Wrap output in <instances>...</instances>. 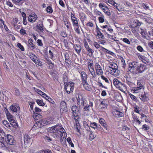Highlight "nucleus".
<instances>
[{"instance_id":"nucleus-3","label":"nucleus","mask_w":153,"mask_h":153,"mask_svg":"<svg viewBox=\"0 0 153 153\" xmlns=\"http://www.w3.org/2000/svg\"><path fill=\"white\" fill-rule=\"evenodd\" d=\"M87 101L86 100L83 98L81 96H79L77 98V104L78 108L81 109L84 107L85 104H86Z\"/></svg>"},{"instance_id":"nucleus-44","label":"nucleus","mask_w":153,"mask_h":153,"mask_svg":"<svg viewBox=\"0 0 153 153\" xmlns=\"http://www.w3.org/2000/svg\"><path fill=\"white\" fill-rule=\"evenodd\" d=\"M140 33L142 35V37L144 39H146V36L145 35L147 34V32L145 31H141L140 32Z\"/></svg>"},{"instance_id":"nucleus-20","label":"nucleus","mask_w":153,"mask_h":153,"mask_svg":"<svg viewBox=\"0 0 153 153\" xmlns=\"http://www.w3.org/2000/svg\"><path fill=\"white\" fill-rule=\"evenodd\" d=\"M80 73L82 82L87 81V76L86 73L83 71H81Z\"/></svg>"},{"instance_id":"nucleus-54","label":"nucleus","mask_w":153,"mask_h":153,"mask_svg":"<svg viewBox=\"0 0 153 153\" xmlns=\"http://www.w3.org/2000/svg\"><path fill=\"white\" fill-rule=\"evenodd\" d=\"M95 14L96 16H101L103 15L102 13L98 10H95L94 11Z\"/></svg>"},{"instance_id":"nucleus-6","label":"nucleus","mask_w":153,"mask_h":153,"mask_svg":"<svg viewBox=\"0 0 153 153\" xmlns=\"http://www.w3.org/2000/svg\"><path fill=\"white\" fill-rule=\"evenodd\" d=\"M95 69L96 76H100L103 74V72L101 65L98 62L95 63Z\"/></svg>"},{"instance_id":"nucleus-22","label":"nucleus","mask_w":153,"mask_h":153,"mask_svg":"<svg viewBox=\"0 0 153 153\" xmlns=\"http://www.w3.org/2000/svg\"><path fill=\"white\" fill-rule=\"evenodd\" d=\"M109 69H112L117 68V64L113 62H110L108 64Z\"/></svg>"},{"instance_id":"nucleus-25","label":"nucleus","mask_w":153,"mask_h":153,"mask_svg":"<svg viewBox=\"0 0 153 153\" xmlns=\"http://www.w3.org/2000/svg\"><path fill=\"white\" fill-rule=\"evenodd\" d=\"M39 123L42 125L43 126L44 125H48L50 124L51 122L47 120L46 119H44L41 120Z\"/></svg>"},{"instance_id":"nucleus-7","label":"nucleus","mask_w":153,"mask_h":153,"mask_svg":"<svg viewBox=\"0 0 153 153\" xmlns=\"http://www.w3.org/2000/svg\"><path fill=\"white\" fill-rule=\"evenodd\" d=\"M146 69V66L145 65L139 63L134 74L142 73H143Z\"/></svg>"},{"instance_id":"nucleus-35","label":"nucleus","mask_w":153,"mask_h":153,"mask_svg":"<svg viewBox=\"0 0 153 153\" xmlns=\"http://www.w3.org/2000/svg\"><path fill=\"white\" fill-rule=\"evenodd\" d=\"M101 78L104 80L105 82L107 83H110V80L108 78H107L104 76L103 74L100 76Z\"/></svg>"},{"instance_id":"nucleus-49","label":"nucleus","mask_w":153,"mask_h":153,"mask_svg":"<svg viewBox=\"0 0 153 153\" xmlns=\"http://www.w3.org/2000/svg\"><path fill=\"white\" fill-rule=\"evenodd\" d=\"M101 48H102V51H104V50H105V51H107L106 52V53L108 54H109L111 55H112L114 54V53L113 52L108 50L107 49L105 48L104 47H102L101 46Z\"/></svg>"},{"instance_id":"nucleus-52","label":"nucleus","mask_w":153,"mask_h":153,"mask_svg":"<svg viewBox=\"0 0 153 153\" xmlns=\"http://www.w3.org/2000/svg\"><path fill=\"white\" fill-rule=\"evenodd\" d=\"M102 126L104 127V128L107 131H109L110 130V128L108 127V126L107 124H106L105 123L102 125Z\"/></svg>"},{"instance_id":"nucleus-19","label":"nucleus","mask_w":153,"mask_h":153,"mask_svg":"<svg viewBox=\"0 0 153 153\" xmlns=\"http://www.w3.org/2000/svg\"><path fill=\"white\" fill-rule=\"evenodd\" d=\"M82 85L84 88L87 91H90L91 90V88L88 84L87 81L82 82Z\"/></svg>"},{"instance_id":"nucleus-57","label":"nucleus","mask_w":153,"mask_h":153,"mask_svg":"<svg viewBox=\"0 0 153 153\" xmlns=\"http://www.w3.org/2000/svg\"><path fill=\"white\" fill-rule=\"evenodd\" d=\"M133 119L134 121V122L137 123L138 124H140L141 122L138 119L137 117L136 116H133Z\"/></svg>"},{"instance_id":"nucleus-11","label":"nucleus","mask_w":153,"mask_h":153,"mask_svg":"<svg viewBox=\"0 0 153 153\" xmlns=\"http://www.w3.org/2000/svg\"><path fill=\"white\" fill-rule=\"evenodd\" d=\"M71 17L73 26L78 25H79L78 22V20H79L75 16V14L71 13Z\"/></svg>"},{"instance_id":"nucleus-51","label":"nucleus","mask_w":153,"mask_h":153,"mask_svg":"<svg viewBox=\"0 0 153 153\" xmlns=\"http://www.w3.org/2000/svg\"><path fill=\"white\" fill-rule=\"evenodd\" d=\"M90 134L89 135L91 139L92 140L94 139L95 137H96V135L94 134H93V132H92L91 131H90Z\"/></svg>"},{"instance_id":"nucleus-37","label":"nucleus","mask_w":153,"mask_h":153,"mask_svg":"<svg viewBox=\"0 0 153 153\" xmlns=\"http://www.w3.org/2000/svg\"><path fill=\"white\" fill-rule=\"evenodd\" d=\"M46 62L49 65V67L50 69H52L53 68V64L51 60H47Z\"/></svg>"},{"instance_id":"nucleus-27","label":"nucleus","mask_w":153,"mask_h":153,"mask_svg":"<svg viewBox=\"0 0 153 153\" xmlns=\"http://www.w3.org/2000/svg\"><path fill=\"white\" fill-rule=\"evenodd\" d=\"M9 121L10 122V125L13 127H14L15 128H16V127L17 126V123L15 120V118Z\"/></svg>"},{"instance_id":"nucleus-60","label":"nucleus","mask_w":153,"mask_h":153,"mask_svg":"<svg viewBox=\"0 0 153 153\" xmlns=\"http://www.w3.org/2000/svg\"><path fill=\"white\" fill-rule=\"evenodd\" d=\"M134 111L135 112L138 114H140L139 111V108L138 106H135L134 107Z\"/></svg>"},{"instance_id":"nucleus-23","label":"nucleus","mask_w":153,"mask_h":153,"mask_svg":"<svg viewBox=\"0 0 153 153\" xmlns=\"http://www.w3.org/2000/svg\"><path fill=\"white\" fill-rule=\"evenodd\" d=\"M27 45L31 50H33L35 48V45L33 43V40L32 39H29Z\"/></svg>"},{"instance_id":"nucleus-48","label":"nucleus","mask_w":153,"mask_h":153,"mask_svg":"<svg viewBox=\"0 0 153 153\" xmlns=\"http://www.w3.org/2000/svg\"><path fill=\"white\" fill-rule=\"evenodd\" d=\"M67 142H68L69 144L71 145V147H74V144L72 143L71 138L70 137H68L67 138Z\"/></svg>"},{"instance_id":"nucleus-40","label":"nucleus","mask_w":153,"mask_h":153,"mask_svg":"<svg viewBox=\"0 0 153 153\" xmlns=\"http://www.w3.org/2000/svg\"><path fill=\"white\" fill-rule=\"evenodd\" d=\"M90 74L91 75V76L93 78H95L96 77V74L95 73V71L94 69L92 70L89 71Z\"/></svg>"},{"instance_id":"nucleus-12","label":"nucleus","mask_w":153,"mask_h":153,"mask_svg":"<svg viewBox=\"0 0 153 153\" xmlns=\"http://www.w3.org/2000/svg\"><path fill=\"white\" fill-rule=\"evenodd\" d=\"M67 111L66 103L64 101H62L60 103V111L62 113L66 112Z\"/></svg>"},{"instance_id":"nucleus-5","label":"nucleus","mask_w":153,"mask_h":153,"mask_svg":"<svg viewBox=\"0 0 153 153\" xmlns=\"http://www.w3.org/2000/svg\"><path fill=\"white\" fill-rule=\"evenodd\" d=\"M64 84H65V88L67 93L69 94L73 91L74 86V83L73 82H69L66 83L65 82Z\"/></svg>"},{"instance_id":"nucleus-14","label":"nucleus","mask_w":153,"mask_h":153,"mask_svg":"<svg viewBox=\"0 0 153 153\" xmlns=\"http://www.w3.org/2000/svg\"><path fill=\"white\" fill-rule=\"evenodd\" d=\"M109 71L110 74L115 76H118L120 73L117 68L112 69H109Z\"/></svg>"},{"instance_id":"nucleus-39","label":"nucleus","mask_w":153,"mask_h":153,"mask_svg":"<svg viewBox=\"0 0 153 153\" xmlns=\"http://www.w3.org/2000/svg\"><path fill=\"white\" fill-rule=\"evenodd\" d=\"M99 22L100 23H102L105 21V17L103 15L100 16L98 18Z\"/></svg>"},{"instance_id":"nucleus-10","label":"nucleus","mask_w":153,"mask_h":153,"mask_svg":"<svg viewBox=\"0 0 153 153\" xmlns=\"http://www.w3.org/2000/svg\"><path fill=\"white\" fill-rule=\"evenodd\" d=\"M36 26L37 30L39 31V32L40 33H43L44 32L45 28L44 27L41 21H39L38 23Z\"/></svg>"},{"instance_id":"nucleus-46","label":"nucleus","mask_w":153,"mask_h":153,"mask_svg":"<svg viewBox=\"0 0 153 153\" xmlns=\"http://www.w3.org/2000/svg\"><path fill=\"white\" fill-rule=\"evenodd\" d=\"M77 107L75 106H73L71 108V110L72 111L73 114H76V111L77 110Z\"/></svg>"},{"instance_id":"nucleus-55","label":"nucleus","mask_w":153,"mask_h":153,"mask_svg":"<svg viewBox=\"0 0 153 153\" xmlns=\"http://www.w3.org/2000/svg\"><path fill=\"white\" fill-rule=\"evenodd\" d=\"M47 12L49 13H51L53 12V10L50 6H48L46 9Z\"/></svg>"},{"instance_id":"nucleus-61","label":"nucleus","mask_w":153,"mask_h":153,"mask_svg":"<svg viewBox=\"0 0 153 153\" xmlns=\"http://www.w3.org/2000/svg\"><path fill=\"white\" fill-rule=\"evenodd\" d=\"M142 128L145 131H147L149 129V127L146 125L145 124L142 126Z\"/></svg>"},{"instance_id":"nucleus-1","label":"nucleus","mask_w":153,"mask_h":153,"mask_svg":"<svg viewBox=\"0 0 153 153\" xmlns=\"http://www.w3.org/2000/svg\"><path fill=\"white\" fill-rule=\"evenodd\" d=\"M48 131L52 133V135L55 138L65 137L66 133L62 125L59 124L48 129Z\"/></svg>"},{"instance_id":"nucleus-4","label":"nucleus","mask_w":153,"mask_h":153,"mask_svg":"<svg viewBox=\"0 0 153 153\" xmlns=\"http://www.w3.org/2000/svg\"><path fill=\"white\" fill-rule=\"evenodd\" d=\"M139 63L137 62L130 61L128 62L129 70L131 73L134 74Z\"/></svg>"},{"instance_id":"nucleus-15","label":"nucleus","mask_w":153,"mask_h":153,"mask_svg":"<svg viewBox=\"0 0 153 153\" xmlns=\"http://www.w3.org/2000/svg\"><path fill=\"white\" fill-rule=\"evenodd\" d=\"M112 114L114 116L119 118L122 117L124 115L123 113L117 110H114L112 112Z\"/></svg>"},{"instance_id":"nucleus-41","label":"nucleus","mask_w":153,"mask_h":153,"mask_svg":"<svg viewBox=\"0 0 153 153\" xmlns=\"http://www.w3.org/2000/svg\"><path fill=\"white\" fill-rule=\"evenodd\" d=\"M14 94L17 96H19L20 94V93L19 89L16 88H14Z\"/></svg>"},{"instance_id":"nucleus-58","label":"nucleus","mask_w":153,"mask_h":153,"mask_svg":"<svg viewBox=\"0 0 153 153\" xmlns=\"http://www.w3.org/2000/svg\"><path fill=\"white\" fill-rule=\"evenodd\" d=\"M137 50L140 52H144L145 51L143 48L140 45L137 46Z\"/></svg>"},{"instance_id":"nucleus-21","label":"nucleus","mask_w":153,"mask_h":153,"mask_svg":"<svg viewBox=\"0 0 153 153\" xmlns=\"http://www.w3.org/2000/svg\"><path fill=\"white\" fill-rule=\"evenodd\" d=\"M65 58L66 64L68 66L70 65L69 62L71 61L69 54L67 53H65Z\"/></svg>"},{"instance_id":"nucleus-28","label":"nucleus","mask_w":153,"mask_h":153,"mask_svg":"<svg viewBox=\"0 0 153 153\" xmlns=\"http://www.w3.org/2000/svg\"><path fill=\"white\" fill-rule=\"evenodd\" d=\"M97 36L98 37L97 39L99 40L103 39L104 38L103 34L101 32V31H98L97 32Z\"/></svg>"},{"instance_id":"nucleus-42","label":"nucleus","mask_w":153,"mask_h":153,"mask_svg":"<svg viewBox=\"0 0 153 153\" xmlns=\"http://www.w3.org/2000/svg\"><path fill=\"white\" fill-rule=\"evenodd\" d=\"M36 102L38 105L40 106H43L45 105V103L43 102L42 100H37Z\"/></svg>"},{"instance_id":"nucleus-9","label":"nucleus","mask_w":153,"mask_h":153,"mask_svg":"<svg viewBox=\"0 0 153 153\" xmlns=\"http://www.w3.org/2000/svg\"><path fill=\"white\" fill-rule=\"evenodd\" d=\"M10 108L12 111L13 112L16 113V114L20 110L19 105L16 103H14L11 105Z\"/></svg>"},{"instance_id":"nucleus-47","label":"nucleus","mask_w":153,"mask_h":153,"mask_svg":"<svg viewBox=\"0 0 153 153\" xmlns=\"http://www.w3.org/2000/svg\"><path fill=\"white\" fill-rule=\"evenodd\" d=\"M74 27L76 32L77 33L79 34L80 33V30L79 28V25H78L74 26Z\"/></svg>"},{"instance_id":"nucleus-59","label":"nucleus","mask_w":153,"mask_h":153,"mask_svg":"<svg viewBox=\"0 0 153 153\" xmlns=\"http://www.w3.org/2000/svg\"><path fill=\"white\" fill-rule=\"evenodd\" d=\"M43 138L45 140H47L48 141L52 140V139L49 137V135H44Z\"/></svg>"},{"instance_id":"nucleus-29","label":"nucleus","mask_w":153,"mask_h":153,"mask_svg":"<svg viewBox=\"0 0 153 153\" xmlns=\"http://www.w3.org/2000/svg\"><path fill=\"white\" fill-rule=\"evenodd\" d=\"M102 10L106 15L108 16H111V13L110 10L108 7L102 9Z\"/></svg>"},{"instance_id":"nucleus-2","label":"nucleus","mask_w":153,"mask_h":153,"mask_svg":"<svg viewBox=\"0 0 153 153\" xmlns=\"http://www.w3.org/2000/svg\"><path fill=\"white\" fill-rule=\"evenodd\" d=\"M113 83L116 87L123 92L126 91V87L125 85L121 82L118 79L115 78L113 80Z\"/></svg>"},{"instance_id":"nucleus-36","label":"nucleus","mask_w":153,"mask_h":153,"mask_svg":"<svg viewBox=\"0 0 153 153\" xmlns=\"http://www.w3.org/2000/svg\"><path fill=\"white\" fill-rule=\"evenodd\" d=\"M90 126L91 127L94 129H97V124L96 123L93 122L92 123H91L90 124Z\"/></svg>"},{"instance_id":"nucleus-62","label":"nucleus","mask_w":153,"mask_h":153,"mask_svg":"<svg viewBox=\"0 0 153 153\" xmlns=\"http://www.w3.org/2000/svg\"><path fill=\"white\" fill-rule=\"evenodd\" d=\"M100 40L98 42V43L99 44H101L102 45H105L106 44L107 42L105 41L104 40H102V39Z\"/></svg>"},{"instance_id":"nucleus-24","label":"nucleus","mask_w":153,"mask_h":153,"mask_svg":"<svg viewBox=\"0 0 153 153\" xmlns=\"http://www.w3.org/2000/svg\"><path fill=\"white\" fill-rule=\"evenodd\" d=\"M74 48L76 52L78 54H79L81 50V48L80 45H79L76 44L74 45Z\"/></svg>"},{"instance_id":"nucleus-18","label":"nucleus","mask_w":153,"mask_h":153,"mask_svg":"<svg viewBox=\"0 0 153 153\" xmlns=\"http://www.w3.org/2000/svg\"><path fill=\"white\" fill-rule=\"evenodd\" d=\"M32 139L30 136L27 134H25L24 136V141L25 143H28L31 142Z\"/></svg>"},{"instance_id":"nucleus-16","label":"nucleus","mask_w":153,"mask_h":153,"mask_svg":"<svg viewBox=\"0 0 153 153\" xmlns=\"http://www.w3.org/2000/svg\"><path fill=\"white\" fill-rule=\"evenodd\" d=\"M84 107H83L84 110L85 111H89L90 107L92 108L93 107V102L90 101H89V103H87L85 104Z\"/></svg>"},{"instance_id":"nucleus-33","label":"nucleus","mask_w":153,"mask_h":153,"mask_svg":"<svg viewBox=\"0 0 153 153\" xmlns=\"http://www.w3.org/2000/svg\"><path fill=\"white\" fill-rule=\"evenodd\" d=\"M42 116L37 113H35L34 112L33 117V118L36 120H38L40 118H41Z\"/></svg>"},{"instance_id":"nucleus-34","label":"nucleus","mask_w":153,"mask_h":153,"mask_svg":"<svg viewBox=\"0 0 153 153\" xmlns=\"http://www.w3.org/2000/svg\"><path fill=\"white\" fill-rule=\"evenodd\" d=\"M22 15L23 18V23L24 25H26L27 24L26 20V15L24 12L22 13Z\"/></svg>"},{"instance_id":"nucleus-31","label":"nucleus","mask_w":153,"mask_h":153,"mask_svg":"<svg viewBox=\"0 0 153 153\" xmlns=\"http://www.w3.org/2000/svg\"><path fill=\"white\" fill-rule=\"evenodd\" d=\"M142 90L141 88L138 87L134 88L132 90V91L133 93H138L140 92Z\"/></svg>"},{"instance_id":"nucleus-53","label":"nucleus","mask_w":153,"mask_h":153,"mask_svg":"<svg viewBox=\"0 0 153 153\" xmlns=\"http://www.w3.org/2000/svg\"><path fill=\"white\" fill-rule=\"evenodd\" d=\"M93 45L95 47V48L97 49H98L100 47V44L98 43L97 42H95L93 43Z\"/></svg>"},{"instance_id":"nucleus-64","label":"nucleus","mask_w":153,"mask_h":153,"mask_svg":"<svg viewBox=\"0 0 153 153\" xmlns=\"http://www.w3.org/2000/svg\"><path fill=\"white\" fill-rule=\"evenodd\" d=\"M87 51L88 52L90 53L91 54H92L94 53V51H93L92 49L90 48L89 47L86 49Z\"/></svg>"},{"instance_id":"nucleus-50","label":"nucleus","mask_w":153,"mask_h":153,"mask_svg":"<svg viewBox=\"0 0 153 153\" xmlns=\"http://www.w3.org/2000/svg\"><path fill=\"white\" fill-rule=\"evenodd\" d=\"M28 103L30 106L31 109L33 111V112H34L33 111V105L35 104V102L33 101L29 102Z\"/></svg>"},{"instance_id":"nucleus-30","label":"nucleus","mask_w":153,"mask_h":153,"mask_svg":"<svg viewBox=\"0 0 153 153\" xmlns=\"http://www.w3.org/2000/svg\"><path fill=\"white\" fill-rule=\"evenodd\" d=\"M79 16L81 22H83L86 18L85 14L83 13H80L79 14Z\"/></svg>"},{"instance_id":"nucleus-13","label":"nucleus","mask_w":153,"mask_h":153,"mask_svg":"<svg viewBox=\"0 0 153 153\" xmlns=\"http://www.w3.org/2000/svg\"><path fill=\"white\" fill-rule=\"evenodd\" d=\"M38 17L35 14H33L30 15L28 18V21L31 23H34L36 21Z\"/></svg>"},{"instance_id":"nucleus-43","label":"nucleus","mask_w":153,"mask_h":153,"mask_svg":"<svg viewBox=\"0 0 153 153\" xmlns=\"http://www.w3.org/2000/svg\"><path fill=\"white\" fill-rule=\"evenodd\" d=\"M65 23L67 29H69L71 27V25L69 22L68 21H66L65 22Z\"/></svg>"},{"instance_id":"nucleus-26","label":"nucleus","mask_w":153,"mask_h":153,"mask_svg":"<svg viewBox=\"0 0 153 153\" xmlns=\"http://www.w3.org/2000/svg\"><path fill=\"white\" fill-rule=\"evenodd\" d=\"M35 59H33V62L39 66H41L42 65V62L40 61L39 59L36 56H35Z\"/></svg>"},{"instance_id":"nucleus-38","label":"nucleus","mask_w":153,"mask_h":153,"mask_svg":"<svg viewBox=\"0 0 153 153\" xmlns=\"http://www.w3.org/2000/svg\"><path fill=\"white\" fill-rule=\"evenodd\" d=\"M6 116L7 119L9 121H10L15 118L10 113L8 112L6 113Z\"/></svg>"},{"instance_id":"nucleus-17","label":"nucleus","mask_w":153,"mask_h":153,"mask_svg":"<svg viewBox=\"0 0 153 153\" xmlns=\"http://www.w3.org/2000/svg\"><path fill=\"white\" fill-rule=\"evenodd\" d=\"M140 98L143 102H146L148 99L144 91H143V93L142 92V94H140Z\"/></svg>"},{"instance_id":"nucleus-45","label":"nucleus","mask_w":153,"mask_h":153,"mask_svg":"<svg viewBox=\"0 0 153 153\" xmlns=\"http://www.w3.org/2000/svg\"><path fill=\"white\" fill-rule=\"evenodd\" d=\"M137 85L138 88H141V89H142V90L143 91L144 89V87L143 86L142 84L141 83L139 82L138 81L137 82Z\"/></svg>"},{"instance_id":"nucleus-32","label":"nucleus","mask_w":153,"mask_h":153,"mask_svg":"<svg viewBox=\"0 0 153 153\" xmlns=\"http://www.w3.org/2000/svg\"><path fill=\"white\" fill-rule=\"evenodd\" d=\"M138 58L141 60L143 63H146L147 62L145 60L146 57L141 55L139 54L138 55Z\"/></svg>"},{"instance_id":"nucleus-8","label":"nucleus","mask_w":153,"mask_h":153,"mask_svg":"<svg viewBox=\"0 0 153 153\" xmlns=\"http://www.w3.org/2000/svg\"><path fill=\"white\" fill-rule=\"evenodd\" d=\"M6 138V142L7 144L10 145H13L15 144L16 140L13 136L10 134H7Z\"/></svg>"},{"instance_id":"nucleus-63","label":"nucleus","mask_w":153,"mask_h":153,"mask_svg":"<svg viewBox=\"0 0 153 153\" xmlns=\"http://www.w3.org/2000/svg\"><path fill=\"white\" fill-rule=\"evenodd\" d=\"M17 46L18 47L21 49L22 51H23L24 50V48L23 46L20 43H18Z\"/></svg>"},{"instance_id":"nucleus-56","label":"nucleus","mask_w":153,"mask_h":153,"mask_svg":"<svg viewBox=\"0 0 153 153\" xmlns=\"http://www.w3.org/2000/svg\"><path fill=\"white\" fill-rule=\"evenodd\" d=\"M122 40L123 42L128 44L129 45L130 44V41L126 38H123Z\"/></svg>"}]
</instances>
